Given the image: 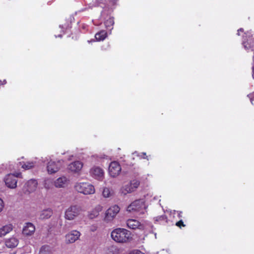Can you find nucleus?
I'll list each match as a JSON object with an SVG mask.
<instances>
[{"instance_id":"nucleus-13","label":"nucleus","mask_w":254,"mask_h":254,"mask_svg":"<svg viewBox=\"0 0 254 254\" xmlns=\"http://www.w3.org/2000/svg\"><path fill=\"white\" fill-rule=\"evenodd\" d=\"M90 172L93 177L98 180L101 179L104 175L103 170L99 167H93Z\"/></svg>"},{"instance_id":"nucleus-36","label":"nucleus","mask_w":254,"mask_h":254,"mask_svg":"<svg viewBox=\"0 0 254 254\" xmlns=\"http://www.w3.org/2000/svg\"><path fill=\"white\" fill-rule=\"evenodd\" d=\"M179 216L180 217L181 215V214H179Z\"/></svg>"},{"instance_id":"nucleus-12","label":"nucleus","mask_w":254,"mask_h":254,"mask_svg":"<svg viewBox=\"0 0 254 254\" xmlns=\"http://www.w3.org/2000/svg\"><path fill=\"white\" fill-rule=\"evenodd\" d=\"M38 183L36 180L31 179L25 185L24 188L29 192H33L36 190L37 188Z\"/></svg>"},{"instance_id":"nucleus-18","label":"nucleus","mask_w":254,"mask_h":254,"mask_svg":"<svg viewBox=\"0 0 254 254\" xmlns=\"http://www.w3.org/2000/svg\"><path fill=\"white\" fill-rule=\"evenodd\" d=\"M103 207L100 205H97L93 210L89 212L88 217L90 219H93L96 218L100 212L102 210Z\"/></svg>"},{"instance_id":"nucleus-23","label":"nucleus","mask_w":254,"mask_h":254,"mask_svg":"<svg viewBox=\"0 0 254 254\" xmlns=\"http://www.w3.org/2000/svg\"><path fill=\"white\" fill-rule=\"evenodd\" d=\"M107 36V32L102 30L97 33L95 35V38L98 41H102L104 40Z\"/></svg>"},{"instance_id":"nucleus-29","label":"nucleus","mask_w":254,"mask_h":254,"mask_svg":"<svg viewBox=\"0 0 254 254\" xmlns=\"http://www.w3.org/2000/svg\"><path fill=\"white\" fill-rule=\"evenodd\" d=\"M155 219V221H156L164 220L166 219V217L165 215H161V216L156 217Z\"/></svg>"},{"instance_id":"nucleus-17","label":"nucleus","mask_w":254,"mask_h":254,"mask_svg":"<svg viewBox=\"0 0 254 254\" xmlns=\"http://www.w3.org/2000/svg\"><path fill=\"white\" fill-rule=\"evenodd\" d=\"M83 164L80 161H75L71 163L68 166V169L72 172H78L82 168Z\"/></svg>"},{"instance_id":"nucleus-25","label":"nucleus","mask_w":254,"mask_h":254,"mask_svg":"<svg viewBox=\"0 0 254 254\" xmlns=\"http://www.w3.org/2000/svg\"><path fill=\"white\" fill-rule=\"evenodd\" d=\"M53 185V182L50 179H47L44 181V186L46 189H50L52 188Z\"/></svg>"},{"instance_id":"nucleus-22","label":"nucleus","mask_w":254,"mask_h":254,"mask_svg":"<svg viewBox=\"0 0 254 254\" xmlns=\"http://www.w3.org/2000/svg\"><path fill=\"white\" fill-rule=\"evenodd\" d=\"M12 230V226L11 224L5 225L0 228V237H3L10 232Z\"/></svg>"},{"instance_id":"nucleus-19","label":"nucleus","mask_w":254,"mask_h":254,"mask_svg":"<svg viewBox=\"0 0 254 254\" xmlns=\"http://www.w3.org/2000/svg\"><path fill=\"white\" fill-rule=\"evenodd\" d=\"M53 215V211L51 208L44 209L40 212L39 219L40 220H45L50 218Z\"/></svg>"},{"instance_id":"nucleus-32","label":"nucleus","mask_w":254,"mask_h":254,"mask_svg":"<svg viewBox=\"0 0 254 254\" xmlns=\"http://www.w3.org/2000/svg\"><path fill=\"white\" fill-rule=\"evenodd\" d=\"M176 225L179 227H181V226L184 227L185 225L184 224L183 221L181 220L178 222L176 223Z\"/></svg>"},{"instance_id":"nucleus-31","label":"nucleus","mask_w":254,"mask_h":254,"mask_svg":"<svg viewBox=\"0 0 254 254\" xmlns=\"http://www.w3.org/2000/svg\"><path fill=\"white\" fill-rule=\"evenodd\" d=\"M248 96L249 97L252 104H254V92L253 93L248 95Z\"/></svg>"},{"instance_id":"nucleus-34","label":"nucleus","mask_w":254,"mask_h":254,"mask_svg":"<svg viewBox=\"0 0 254 254\" xmlns=\"http://www.w3.org/2000/svg\"><path fill=\"white\" fill-rule=\"evenodd\" d=\"M139 156L141 157L142 158L144 159H147V156H146V153L143 152L141 153V155H139Z\"/></svg>"},{"instance_id":"nucleus-5","label":"nucleus","mask_w":254,"mask_h":254,"mask_svg":"<svg viewBox=\"0 0 254 254\" xmlns=\"http://www.w3.org/2000/svg\"><path fill=\"white\" fill-rule=\"evenodd\" d=\"M18 178H22L20 172L8 174L4 179L5 185L9 188L15 189L17 187Z\"/></svg>"},{"instance_id":"nucleus-6","label":"nucleus","mask_w":254,"mask_h":254,"mask_svg":"<svg viewBox=\"0 0 254 254\" xmlns=\"http://www.w3.org/2000/svg\"><path fill=\"white\" fill-rule=\"evenodd\" d=\"M120 207L115 205L110 207L106 212L104 221L109 222L111 221L119 212Z\"/></svg>"},{"instance_id":"nucleus-1","label":"nucleus","mask_w":254,"mask_h":254,"mask_svg":"<svg viewBox=\"0 0 254 254\" xmlns=\"http://www.w3.org/2000/svg\"><path fill=\"white\" fill-rule=\"evenodd\" d=\"M112 239L117 243H126L132 240L131 233L124 228H116L111 234Z\"/></svg>"},{"instance_id":"nucleus-20","label":"nucleus","mask_w":254,"mask_h":254,"mask_svg":"<svg viewBox=\"0 0 254 254\" xmlns=\"http://www.w3.org/2000/svg\"><path fill=\"white\" fill-rule=\"evenodd\" d=\"M127 226L132 229L138 228L140 225V222L135 219H128L127 221Z\"/></svg>"},{"instance_id":"nucleus-27","label":"nucleus","mask_w":254,"mask_h":254,"mask_svg":"<svg viewBox=\"0 0 254 254\" xmlns=\"http://www.w3.org/2000/svg\"><path fill=\"white\" fill-rule=\"evenodd\" d=\"M102 194L104 197L107 198L109 197L111 195L112 193L109 189L105 188L103 189Z\"/></svg>"},{"instance_id":"nucleus-2","label":"nucleus","mask_w":254,"mask_h":254,"mask_svg":"<svg viewBox=\"0 0 254 254\" xmlns=\"http://www.w3.org/2000/svg\"><path fill=\"white\" fill-rule=\"evenodd\" d=\"M147 206L145 204V201L143 199H137L132 202L127 208L128 212H138L140 214H143Z\"/></svg>"},{"instance_id":"nucleus-14","label":"nucleus","mask_w":254,"mask_h":254,"mask_svg":"<svg viewBox=\"0 0 254 254\" xmlns=\"http://www.w3.org/2000/svg\"><path fill=\"white\" fill-rule=\"evenodd\" d=\"M68 179L64 176L59 178L54 182V185L56 188H64L66 186L68 183Z\"/></svg>"},{"instance_id":"nucleus-11","label":"nucleus","mask_w":254,"mask_h":254,"mask_svg":"<svg viewBox=\"0 0 254 254\" xmlns=\"http://www.w3.org/2000/svg\"><path fill=\"white\" fill-rule=\"evenodd\" d=\"M35 232V227L33 224L27 222L25 224L22 229V234L25 236H31Z\"/></svg>"},{"instance_id":"nucleus-35","label":"nucleus","mask_w":254,"mask_h":254,"mask_svg":"<svg viewBox=\"0 0 254 254\" xmlns=\"http://www.w3.org/2000/svg\"><path fill=\"white\" fill-rule=\"evenodd\" d=\"M252 76L254 79V64L252 66Z\"/></svg>"},{"instance_id":"nucleus-16","label":"nucleus","mask_w":254,"mask_h":254,"mask_svg":"<svg viewBox=\"0 0 254 254\" xmlns=\"http://www.w3.org/2000/svg\"><path fill=\"white\" fill-rule=\"evenodd\" d=\"M88 1L89 4L91 5V6H95L99 2H104L109 7L114 5L116 3L117 0H88Z\"/></svg>"},{"instance_id":"nucleus-24","label":"nucleus","mask_w":254,"mask_h":254,"mask_svg":"<svg viewBox=\"0 0 254 254\" xmlns=\"http://www.w3.org/2000/svg\"><path fill=\"white\" fill-rule=\"evenodd\" d=\"M40 254H51L50 248L48 246H44L41 247Z\"/></svg>"},{"instance_id":"nucleus-33","label":"nucleus","mask_w":254,"mask_h":254,"mask_svg":"<svg viewBox=\"0 0 254 254\" xmlns=\"http://www.w3.org/2000/svg\"><path fill=\"white\" fill-rule=\"evenodd\" d=\"M4 207V203L3 200L0 198V212L3 210Z\"/></svg>"},{"instance_id":"nucleus-3","label":"nucleus","mask_w":254,"mask_h":254,"mask_svg":"<svg viewBox=\"0 0 254 254\" xmlns=\"http://www.w3.org/2000/svg\"><path fill=\"white\" fill-rule=\"evenodd\" d=\"M74 188L78 192L84 194H91L95 192L94 186L88 183H76Z\"/></svg>"},{"instance_id":"nucleus-37","label":"nucleus","mask_w":254,"mask_h":254,"mask_svg":"<svg viewBox=\"0 0 254 254\" xmlns=\"http://www.w3.org/2000/svg\"><path fill=\"white\" fill-rule=\"evenodd\" d=\"M179 216L180 217L181 215V214H179Z\"/></svg>"},{"instance_id":"nucleus-9","label":"nucleus","mask_w":254,"mask_h":254,"mask_svg":"<svg viewBox=\"0 0 254 254\" xmlns=\"http://www.w3.org/2000/svg\"><path fill=\"white\" fill-rule=\"evenodd\" d=\"M81 233L77 230H72L65 235V243L71 244L78 240Z\"/></svg>"},{"instance_id":"nucleus-26","label":"nucleus","mask_w":254,"mask_h":254,"mask_svg":"<svg viewBox=\"0 0 254 254\" xmlns=\"http://www.w3.org/2000/svg\"><path fill=\"white\" fill-rule=\"evenodd\" d=\"M34 166V163L33 162H27L22 164V168L25 170L31 169Z\"/></svg>"},{"instance_id":"nucleus-10","label":"nucleus","mask_w":254,"mask_h":254,"mask_svg":"<svg viewBox=\"0 0 254 254\" xmlns=\"http://www.w3.org/2000/svg\"><path fill=\"white\" fill-rule=\"evenodd\" d=\"M61 163L60 161L55 162L51 160L47 164V169L49 174H52L57 172L60 169Z\"/></svg>"},{"instance_id":"nucleus-7","label":"nucleus","mask_w":254,"mask_h":254,"mask_svg":"<svg viewBox=\"0 0 254 254\" xmlns=\"http://www.w3.org/2000/svg\"><path fill=\"white\" fill-rule=\"evenodd\" d=\"M139 182L136 180L131 181L130 183L124 186L122 190V192L124 194L131 193L136 190L139 185Z\"/></svg>"},{"instance_id":"nucleus-30","label":"nucleus","mask_w":254,"mask_h":254,"mask_svg":"<svg viewBox=\"0 0 254 254\" xmlns=\"http://www.w3.org/2000/svg\"><path fill=\"white\" fill-rule=\"evenodd\" d=\"M128 254H144L143 253L141 252L140 251L138 250H134L131 251Z\"/></svg>"},{"instance_id":"nucleus-21","label":"nucleus","mask_w":254,"mask_h":254,"mask_svg":"<svg viewBox=\"0 0 254 254\" xmlns=\"http://www.w3.org/2000/svg\"><path fill=\"white\" fill-rule=\"evenodd\" d=\"M18 244V240L14 237L9 238L5 242L6 246L9 248H13L16 247Z\"/></svg>"},{"instance_id":"nucleus-15","label":"nucleus","mask_w":254,"mask_h":254,"mask_svg":"<svg viewBox=\"0 0 254 254\" xmlns=\"http://www.w3.org/2000/svg\"><path fill=\"white\" fill-rule=\"evenodd\" d=\"M253 39L251 37L250 34H246L245 37H243L242 45L246 50H248L252 47Z\"/></svg>"},{"instance_id":"nucleus-4","label":"nucleus","mask_w":254,"mask_h":254,"mask_svg":"<svg viewBox=\"0 0 254 254\" xmlns=\"http://www.w3.org/2000/svg\"><path fill=\"white\" fill-rule=\"evenodd\" d=\"M81 209L77 205H71L64 212V218L68 220H73L80 214Z\"/></svg>"},{"instance_id":"nucleus-8","label":"nucleus","mask_w":254,"mask_h":254,"mask_svg":"<svg viewBox=\"0 0 254 254\" xmlns=\"http://www.w3.org/2000/svg\"><path fill=\"white\" fill-rule=\"evenodd\" d=\"M121 171V167L118 162L114 161L110 163L109 167V172L112 177L118 176Z\"/></svg>"},{"instance_id":"nucleus-28","label":"nucleus","mask_w":254,"mask_h":254,"mask_svg":"<svg viewBox=\"0 0 254 254\" xmlns=\"http://www.w3.org/2000/svg\"><path fill=\"white\" fill-rule=\"evenodd\" d=\"M114 23V19L112 18H109L105 22V25L106 27H109L112 26Z\"/></svg>"}]
</instances>
